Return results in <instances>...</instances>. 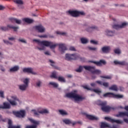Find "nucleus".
Listing matches in <instances>:
<instances>
[{
	"mask_svg": "<svg viewBox=\"0 0 128 128\" xmlns=\"http://www.w3.org/2000/svg\"><path fill=\"white\" fill-rule=\"evenodd\" d=\"M114 93L112 92H107L104 94L103 96L104 98H113Z\"/></svg>",
	"mask_w": 128,
	"mask_h": 128,
	"instance_id": "nucleus-26",
	"label": "nucleus"
},
{
	"mask_svg": "<svg viewBox=\"0 0 128 128\" xmlns=\"http://www.w3.org/2000/svg\"><path fill=\"white\" fill-rule=\"evenodd\" d=\"M116 116L117 118H124V116H128V112H119L118 114H116Z\"/></svg>",
	"mask_w": 128,
	"mask_h": 128,
	"instance_id": "nucleus-17",
	"label": "nucleus"
},
{
	"mask_svg": "<svg viewBox=\"0 0 128 128\" xmlns=\"http://www.w3.org/2000/svg\"><path fill=\"white\" fill-rule=\"evenodd\" d=\"M16 18H9V20L11 22H16Z\"/></svg>",
	"mask_w": 128,
	"mask_h": 128,
	"instance_id": "nucleus-46",
	"label": "nucleus"
},
{
	"mask_svg": "<svg viewBox=\"0 0 128 128\" xmlns=\"http://www.w3.org/2000/svg\"><path fill=\"white\" fill-rule=\"evenodd\" d=\"M58 112L62 116H68V112H66L64 110H58Z\"/></svg>",
	"mask_w": 128,
	"mask_h": 128,
	"instance_id": "nucleus-29",
	"label": "nucleus"
},
{
	"mask_svg": "<svg viewBox=\"0 0 128 128\" xmlns=\"http://www.w3.org/2000/svg\"><path fill=\"white\" fill-rule=\"evenodd\" d=\"M6 8L2 5H0V10H4Z\"/></svg>",
	"mask_w": 128,
	"mask_h": 128,
	"instance_id": "nucleus-61",
	"label": "nucleus"
},
{
	"mask_svg": "<svg viewBox=\"0 0 128 128\" xmlns=\"http://www.w3.org/2000/svg\"><path fill=\"white\" fill-rule=\"evenodd\" d=\"M90 43L92 44H98V42L94 41V40H90Z\"/></svg>",
	"mask_w": 128,
	"mask_h": 128,
	"instance_id": "nucleus-55",
	"label": "nucleus"
},
{
	"mask_svg": "<svg viewBox=\"0 0 128 128\" xmlns=\"http://www.w3.org/2000/svg\"><path fill=\"white\" fill-rule=\"evenodd\" d=\"M109 90H114V92H118V88L116 85H112L110 88H109Z\"/></svg>",
	"mask_w": 128,
	"mask_h": 128,
	"instance_id": "nucleus-25",
	"label": "nucleus"
},
{
	"mask_svg": "<svg viewBox=\"0 0 128 128\" xmlns=\"http://www.w3.org/2000/svg\"><path fill=\"white\" fill-rule=\"evenodd\" d=\"M15 22H16L17 24H22V20H18L16 18Z\"/></svg>",
	"mask_w": 128,
	"mask_h": 128,
	"instance_id": "nucleus-50",
	"label": "nucleus"
},
{
	"mask_svg": "<svg viewBox=\"0 0 128 128\" xmlns=\"http://www.w3.org/2000/svg\"><path fill=\"white\" fill-rule=\"evenodd\" d=\"M106 33L107 36H112L114 34V32L108 30H106Z\"/></svg>",
	"mask_w": 128,
	"mask_h": 128,
	"instance_id": "nucleus-30",
	"label": "nucleus"
},
{
	"mask_svg": "<svg viewBox=\"0 0 128 128\" xmlns=\"http://www.w3.org/2000/svg\"><path fill=\"white\" fill-rule=\"evenodd\" d=\"M24 72H27L28 74H36V73L32 72V68H24L22 70Z\"/></svg>",
	"mask_w": 128,
	"mask_h": 128,
	"instance_id": "nucleus-18",
	"label": "nucleus"
},
{
	"mask_svg": "<svg viewBox=\"0 0 128 128\" xmlns=\"http://www.w3.org/2000/svg\"><path fill=\"white\" fill-rule=\"evenodd\" d=\"M38 48L39 50H44L45 48L44 46H42V48L38 47Z\"/></svg>",
	"mask_w": 128,
	"mask_h": 128,
	"instance_id": "nucleus-58",
	"label": "nucleus"
},
{
	"mask_svg": "<svg viewBox=\"0 0 128 128\" xmlns=\"http://www.w3.org/2000/svg\"><path fill=\"white\" fill-rule=\"evenodd\" d=\"M103 78H107L108 80H110L112 78L111 76H102Z\"/></svg>",
	"mask_w": 128,
	"mask_h": 128,
	"instance_id": "nucleus-56",
	"label": "nucleus"
},
{
	"mask_svg": "<svg viewBox=\"0 0 128 128\" xmlns=\"http://www.w3.org/2000/svg\"><path fill=\"white\" fill-rule=\"evenodd\" d=\"M0 30H2V32H8V26H1L0 27Z\"/></svg>",
	"mask_w": 128,
	"mask_h": 128,
	"instance_id": "nucleus-40",
	"label": "nucleus"
},
{
	"mask_svg": "<svg viewBox=\"0 0 128 128\" xmlns=\"http://www.w3.org/2000/svg\"><path fill=\"white\" fill-rule=\"evenodd\" d=\"M33 42H36L38 46H50L51 50L56 48L58 46H59V50L61 52H64V50H66V46L64 44H54V42L47 40L40 41V40H33Z\"/></svg>",
	"mask_w": 128,
	"mask_h": 128,
	"instance_id": "nucleus-1",
	"label": "nucleus"
},
{
	"mask_svg": "<svg viewBox=\"0 0 128 128\" xmlns=\"http://www.w3.org/2000/svg\"><path fill=\"white\" fill-rule=\"evenodd\" d=\"M110 128V125L106 122H101L100 128Z\"/></svg>",
	"mask_w": 128,
	"mask_h": 128,
	"instance_id": "nucleus-27",
	"label": "nucleus"
},
{
	"mask_svg": "<svg viewBox=\"0 0 128 128\" xmlns=\"http://www.w3.org/2000/svg\"><path fill=\"white\" fill-rule=\"evenodd\" d=\"M13 114L16 116V118H24L26 116V110H20V111H13Z\"/></svg>",
	"mask_w": 128,
	"mask_h": 128,
	"instance_id": "nucleus-8",
	"label": "nucleus"
},
{
	"mask_svg": "<svg viewBox=\"0 0 128 128\" xmlns=\"http://www.w3.org/2000/svg\"><path fill=\"white\" fill-rule=\"evenodd\" d=\"M28 120L33 124V125L31 126H27L26 128H37L38 126H39L40 122V121L36 120L32 118H28Z\"/></svg>",
	"mask_w": 128,
	"mask_h": 128,
	"instance_id": "nucleus-7",
	"label": "nucleus"
},
{
	"mask_svg": "<svg viewBox=\"0 0 128 128\" xmlns=\"http://www.w3.org/2000/svg\"><path fill=\"white\" fill-rule=\"evenodd\" d=\"M128 26V23L126 22H123L122 24H114L112 26L113 28L115 30H120V28H124L125 26Z\"/></svg>",
	"mask_w": 128,
	"mask_h": 128,
	"instance_id": "nucleus-15",
	"label": "nucleus"
},
{
	"mask_svg": "<svg viewBox=\"0 0 128 128\" xmlns=\"http://www.w3.org/2000/svg\"><path fill=\"white\" fill-rule=\"evenodd\" d=\"M22 20L26 24H32L34 22V20L32 19H30V18H24L22 19Z\"/></svg>",
	"mask_w": 128,
	"mask_h": 128,
	"instance_id": "nucleus-24",
	"label": "nucleus"
},
{
	"mask_svg": "<svg viewBox=\"0 0 128 128\" xmlns=\"http://www.w3.org/2000/svg\"><path fill=\"white\" fill-rule=\"evenodd\" d=\"M90 86H91L94 88V86H96V83H91Z\"/></svg>",
	"mask_w": 128,
	"mask_h": 128,
	"instance_id": "nucleus-64",
	"label": "nucleus"
},
{
	"mask_svg": "<svg viewBox=\"0 0 128 128\" xmlns=\"http://www.w3.org/2000/svg\"><path fill=\"white\" fill-rule=\"evenodd\" d=\"M84 66H80L76 70V72H82V68H84Z\"/></svg>",
	"mask_w": 128,
	"mask_h": 128,
	"instance_id": "nucleus-39",
	"label": "nucleus"
},
{
	"mask_svg": "<svg viewBox=\"0 0 128 128\" xmlns=\"http://www.w3.org/2000/svg\"><path fill=\"white\" fill-rule=\"evenodd\" d=\"M39 36V38H48V35L45 34V35H42V36Z\"/></svg>",
	"mask_w": 128,
	"mask_h": 128,
	"instance_id": "nucleus-59",
	"label": "nucleus"
},
{
	"mask_svg": "<svg viewBox=\"0 0 128 128\" xmlns=\"http://www.w3.org/2000/svg\"><path fill=\"white\" fill-rule=\"evenodd\" d=\"M114 52L115 54H120V50L118 48L115 49L114 50Z\"/></svg>",
	"mask_w": 128,
	"mask_h": 128,
	"instance_id": "nucleus-45",
	"label": "nucleus"
},
{
	"mask_svg": "<svg viewBox=\"0 0 128 128\" xmlns=\"http://www.w3.org/2000/svg\"><path fill=\"white\" fill-rule=\"evenodd\" d=\"M3 106H2V108L5 109V110H8L10 108V104L8 102H4L3 103Z\"/></svg>",
	"mask_w": 128,
	"mask_h": 128,
	"instance_id": "nucleus-22",
	"label": "nucleus"
},
{
	"mask_svg": "<svg viewBox=\"0 0 128 128\" xmlns=\"http://www.w3.org/2000/svg\"><path fill=\"white\" fill-rule=\"evenodd\" d=\"M2 122H6L8 121V118H2V117L0 118Z\"/></svg>",
	"mask_w": 128,
	"mask_h": 128,
	"instance_id": "nucleus-53",
	"label": "nucleus"
},
{
	"mask_svg": "<svg viewBox=\"0 0 128 128\" xmlns=\"http://www.w3.org/2000/svg\"><path fill=\"white\" fill-rule=\"evenodd\" d=\"M96 26H94L88 28L86 29V30L87 32H92L94 30H96Z\"/></svg>",
	"mask_w": 128,
	"mask_h": 128,
	"instance_id": "nucleus-35",
	"label": "nucleus"
},
{
	"mask_svg": "<svg viewBox=\"0 0 128 128\" xmlns=\"http://www.w3.org/2000/svg\"><path fill=\"white\" fill-rule=\"evenodd\" d=\"M119 64H120V66H125L126 62H120Z\"/></svg>",
	"mask_w": 128,
	"mask_h": 128,
	"instance_id": "nucleus-57",
	"label": "nucleus"
},
{
	"mask_svg": "<svg viewBox=\"0 0 128 128\" xmlns=\"http://www.w3.org/2000/svg\"><path fill=\"white\" fill-rule=\"evenodd\" d=\"M114 98H122L124 96L120 94H116L113 93V97Z\"/></svg>",
	"mask_w": 128,
	"mask_h": 128,
	"instance_id": "nucleus-31",
	"label": "nucleus"
},
{
	"mask_svg": "<svg viewBox=\"0 0 128 128\" xmlns=\"http://www.w3.org/2000/svg\"><path fill=\"white\" fill-rule=\"evenodd\" d=\"M57 79H58V82H66V79L62 76H58Z\"/></svg>",
	"mask_w": 128,
	"mask_h": 128,
	"instance_id": "nucleus-33",
	"label": "nucleus"
},
{
	"mask_svg": "<svg viewBox=\"0 0 128 128\" xmlns=\"http://www.w3.org/2000/svg\"><path fill=\"white\" fill-rule=\"evenodd\" d=\"M80 41L82 44H88V40L84 38H82Z\"/></svg>",
	"mask_w": 128,
	"mask_h": 128,
	"instance_id": "nucleus-42",
	"label": "nucleus"
},
{
	"mask_svg": "<svg viewBox=\"0 0 128 128\" xmlns=\"http://www.w3.org/2000/svg\"><path fill=\"white\" fill-rule=\"evenodd\" d=\"M96 82L98 84H100V86H103L104 88H108L110 86V84L108 82H104L102 81H96Z\"/></svg>",
	"mask_w": 128,
	"mask_h": 128,
	"instance_id": "nucleus-19",
	"label": "nucleus"
},
{
	"mask_svg": "<svg viewBox=\"0 0 128 128\" xmlns=\"http://www.w3.org/2000/svg\"><path fill=\"white\" fill-rule=\"evenodd\" d=\"M98 106H102V110L105 112H110V110H112V108L110 106H106V102H102L98 104Z\"/></svg>",
	"mask_w": 128,
	"mask_h": 128,
	"instance_id": "nucleus-6",
	"label": "nucleus"
},
{
	"mask_svg": "<svg viewBox=\"0 0 128 128\" xmlns=\"http://www.w3.org/2000/svg\"><path fill=\"white\" fill-rule=\"evenodd\" d=\"M20 70V66H16L10 69V72H18V70Z\"/></svg>",
	"mask_w": 128,
	"mask_h": 128,
	"instance_id": "nucleus-23",
	"label": "nucleus"
},
{
	"mask_svg": "<svg viewBox=\"0 0 128 128\" xmlns=\"http://www.w3.org/2000/svg\"><path fill=\"white\" fill-rule=\"evenodd\" d=\"M66 98H72L74 102H82L86 100V97L78 94V90H74L70 92L67 93L65 95Z\"/></svg>",
	"mask_w": 128,
	"mask_h": 128,
	"instance_id": "nucleus-2",
	"label": "nucleus"
},
{
	"mask_svg": "<svg viewBox=\"0 0 128 128\" xmlns=\"http://www.w3.org/2000/svg\"><path fill=\"white\" fill-rule=\"evenodd\" d=\"M42 84V82L40 80H38L36 82V86L37 88H40V85Z\"/></svg>",
	"mask_w": 128,
	"mask_h": 128,
	"instance_id": "nucleus-43",
	"label": "nucleus"
},
{
	"mask_svg": "<svg viewBox=\"0 0 128 128\" xmlns=\"http://www.w3.org/2000/svg\"><path fill=\"white\" fill-rule=\"evenodd\" d=\"M32 112H33V114L36 116H38L40 114H48V110L46 109H42L39 111H36V110H32Z\"/></svg>",
	"mask_w": 128,
	"mask_h": 128,
	"instance_id": "nucleus-10",
	"label": "nucleus"
},
{
	"mask_svg": "<svg viewBox=\"0 0 128 128\" xmlns=\"http://www.w3.org/2000/svg\"><path fill=\"white\" fill-rule=\"evenodd\" d=\"M23 82L24 84L19 85L18 88L20 90H22V92H24L28 88V84H30V78H26L23 80Z\"/></svg>",
	"mask_w": 128,
	"mask_h": 128,
	"instance_id": "nucleus-5",
	"label": "nucleus"
},
{
	"mask_svg": "<svg viewBox=\"0 0 128 128\" xmlns=\"http://www.w3.org/2000/svg\"><path fill=\"white\" fill-rule=\"evenodd\" d=\"M50 62V66H52V68H58L56 66V62H54L52 60H49Z\"/></svg>",
	"mask_w": 128,
	"mask_h": 128,
	"instance_id": "nucleus-32",
	"label": "nucleus"
},
{
	"mask_svg": "<svg viewBox=\"0 0 128 128\" xmlns=\"http://www.w3.org/2000/svg\"><path fill=\"white\" fill-rule=\"evenodd\" d=\"M124 122H126V124H128V118H124Z\"/></svg>",
	"mask_w": 128,
	"mask_h": 128,
	"instance_id": "nucleus-63",
	"label": "nucleus"
},
{
	"mask_svg": "<svg viewBox=\"0 0 128 128\" xmlns=\"http://www.w3.org/2000/svg\"><path fill=\"white\" fill-rule=\"evenodd\" d=\"M78 56L76 54H66L65 59L66 60H76L78 58Z\"/></svg>",
	"mask_w": 128,
	"mask_h": 128,
	"instance_id": "nucleus-9",
	"label": "nucleus"
},
{
	"mask_svg": "<svg viewBox=\"0 0 128 128\" xmlns=\"http://www.w3.org/2000/svg\"><path fill=\"white\" fill-rule=\"evenodd\" d=\"M114 64H120V62H118V60H115V61H114Z\"/></svg>",
	"mask_w": 128,
	"mask_h": 128,
	"instance_id": "nucleus-62",
	"label": "nucleus"
},
{
	"mask_svg": "<svg viewBox=\"0 0 128 128\" xmlns=\"http://www.w3.org/2000/svg\"><path fill=\"white\" fill-rule=\"evenodd\" d=\"M84 68L86 70H88L93 74H100L101 72L100 70H96V66H84Z\"/></svg>",
	"mask_w": 128,
	"mask_h": 128,
	"instance_id": "nucleus-4",
	"label": "nucleus"
},
{
	"mask_svg": "<svg viewBox=\"0 0 128 128\" xmlns=\"http://www.w3.org/2000/svg\"><path fill=\"white\" fill-rule=\"evenodd\" d=\"M18 41L20 42H23L24 44H26V41L24 39H19Z\"/></svg>",
	"mask_w": 128,
	"mask_h": 128,
	"instance_id": "nucleus-52",
	"label": "nucleus"
},
{
	"mask_svg": "<svg viewBox=\"0 0 128 128\" xmlns=\"http://www.w3.org/2000/svg\"><path fill=\"white\" fill-rule=\"evenodd\" d=\"M68 14L73 18H78L80 16H86V13L84 11H78V10H69L68 11Z\"/></svg>",
	"mask_w": 128,
	"mask_h": 128,
	"instance_id": "nucleus-3",
	"label": "nucleus"
},
{
	"mask_svg": "<svg viewBox=\"0 0 128 128\" xmlns=\"http://www.w3.org/2000/svg\"><path fill=\"white\" fill-rule=\"evenodd\" d=\"M90 62L94 64L97 66H102V64H104V66H106V62L102 60H100L99 62L90 61Z\"/></svg>",
	"mask_w": 128,
	"mask_h": 128,
	"instance_id": "nucleus-13",
	"label": "nucleus"
},
{
	"mask_svg": "<svg viewBox=\"0 0 128 128\" xmlns=\"http://www.w3.org/2000/svg\"><path fill=\"white\" fill-rule=\"evenodd\" d=\"M7 28L8 29L12 28L13 30H14V32H16L17 30H18V27H16L13 26L12 25H10V24H8L7 26Z\"/></svg>",
	"mask_w": 128,
	"mask_h": 128,
	"instance_id": "nucleus-28",
	"label": "nucleus"
},
{
	"mask_svg": "<svg viewBox=\"0 0 128 128\" xmlns=\"http://www.w3.org/2000/svg\"><path fill=\"white\" fill-rule=\"evenodd\" d=\"M3 41H4V44H11V45L12 44V43L8 41V40H4Z\"/></svg>",
	"mask_w": 128,
	"mask_h": 128,
	"instance_id": "nucleus-49",
	"label": "nucleus"
},
{
	"mask_svg": "<svg viewBox=\"0 0 128 128\" xmlns=\"http://www.w3.org/2000/svg\"><path fill=\"white\" fill-rule=\"evenodd\" d=\"M56 34H60L61 36H65V34H66V33L64 32H60V31L56 32Z\"/></svg>",
	"mask_w": 128,
	"mask_h": 128,
	"instance_id": "nucleus-44",
	"label": "nucleus"
},
{
	"mask_svg": "<svg viewBox=\"0 0 128 128\" xmlns=\"http://www.w3.org/2000/svg\"><path fill=\"white\" fill-rule=\"evenodd\" d=\"M9 40H16V38L14 37H10L8 38Z\"/></svg>",
	"mask_w": 128,
	"mask_h": 128,
	"instance_id": "nucleus-60",
	"label": "nucleus"
},
{
	"mask_svg": "<svg viewBox=\"0 0 128 128\" xmlns=\"http://www.w3.org/2000/svg\"><path fill=\"white\" fill-rule=\"evenodd\" d=\"M0 98H4V92L2 90L0 91Z\"/></svg>",
	"mask_w": 128,
	"mask_h": 128,
	"instance_id": "nucleus-47",
	"label": "nucleus"
},
{
	"mask_svg": "<svg viewBox=\"0 0 128 128\" xmlns=\"http://www.w3.org/2000/svg\"><path fill=\"white\" fill-rule=\"evenodd\" d=\"M69 50H72V52H76V48H74V46H70V48Z\"/></svg>",
	"mask_w": 128,
	"mask_h": 128,
	"instance_id": "nucleus-51",
	"label": "nucleus"
},
{
	"mask_svg": "<svg viewBox=\"0 0 128 128\" xmlns=\"http://www.w3.org/2000/svg\"><path fill=\"white\" fill-rule=\"evenodd\" d=\"M11 98H12V100L10 99H8V102L12 106H17L18 103L16 102H20V100L18 98V97L16 96H12Z\"/></svg>",
	"mask_w": 128,
	"mask_h": 128,
	"instance_id": "nucleus-11",
	"label": "nucleus"
},
{
	"mask_svg": "<svg viewBox=\"0 0 128 128\" xmlns=\"http://www.w3.org/2000/svg\"><path fill=\"white\" fill-rule=\"evenodd\" d=\"M88 50H93L94 52L96 51V50H97V48H92V47H90V46L88 47Z\"/></svg>",
	"mask_w": 128,
	"mask_h": 128,
	"instance_id": "nucleus-48",
	"label": "nucleus"
},
{
	"mask_svg": "<svg viewBox=\"0 0 128 128\" xmlns=\"http://www.w3.org/2000/svg\"><path fill=\"white\" fill-rule=\"evenodd\" d=\"M102 50L104 54H108V52H110V47L109 46L102 47Z\"/></svg>",
	"mask_w": 128,
	"mask_h": 128,
	"instance_id": "nucleus-20",
	"label": "nucleus"
},
{
	"mask_svg": "<svg viewBox=\"0 0 128 128\" xmlns=\"http://www.w3.org/2000/svg\"><path fill=\"white\" fill-rule=\"evenodd\" d=\"M8 128H20V126H14L12 125V122L10 120H8Z\"/></svg>",
	"mask_w": 128,
	"mask_h": 128,
	"instance_id": "nucleus-21",
	"label": "nucleus"
},
{
	"mask_svg": "<svg viewBox=\"0 0 128 128\" xmlns=\"http://www.w3.org/2000/svg\"><path fill=\"white\" fill-rule=\"evenodd\" d=\"M34 28L38 32L42 33V32H46V28L42 25L36 26H34Z\"/></svg>",
	"mask_w": 128,
	"mask_h": 128,
	"instance_id": "nucleus-14",
	"label": "nucleus"
},
{
	"mask_svg": "<svg viewBox=\"0 0 128 128\" xmlns=\"http://www.w3.org/2000/svg\"><path fill=\"white\" fill-rule=\"evenodd\" d=\"M50 78H56L58 79V76L56 75V72H53L50 76Z\"/></svg>",
	"mask_w": 128,
	"mask_h": 128,
	"instance_id": "nucleus-34",
	"label": "nucleus"
},
{
	"mask_svg": "<svg viewBox=\"0 0 128 128\" xmlns=\"http://www.w3.org/2000/svg\"><path fill=\"white\" fill-rule=\"evenodd\" d=\"M84 88H85V90H92V88H88V86H83Z\"/></svg>",
	"mask_w": 128,
	"mask_h": 128,
	"instance_id": "nucleus-54",
	"label": "nucleus"
},
{
	"mask_svg": "<svg viewBox=\"0 0 128 128\" xmlns=\"http://www.w3.org/2000/svg\"><path fill=\"white\" fill-rule=\"evenodd\" d=\"M104 120H108V122H112V124L116 122V124H122V122H122L120 120H116L112 119V118H110V117H105Z\"/></svg>",
	"mask_w": 128,
	"mask_h": 128,
	"instance_id": "nucleus-12",
	"label": "nucleus"
},
{
	"mask_svg": "<svg viewBox=\"0 0 128 128\" xmlns=\"http://www.w3.org/2000/svg\"><path fill=\"white\" fill-rule=\"evenodd\" d=\"M92 90L96 94H100L102 92V91L98 89H92Z\"/></svg>",
	"mask_w": 128,
	"mask_h": 128,
	"instance_id": "nucleus-41",
	"label": "nucleus"
},
{
	"mask_svg": "<svg viewBox=\"0 0 128 128\" xmlns=\"http://www.w3.org/2000/svg\"><path fill=\"white\" fill-rule=\"evenodd\" d=\"M85 116L88 120H98V117H96L92 115L85 114Z\"/></svg>",
	"mask_w": 128,
	"mask_h": 128,
	"instance_id": "nucleus-16",
	"label": "nucleus"
},
{
	"mask_svg": "<svg viewBox=\"0 0 128 128\" xmlns=\"http://www.w3.org/2000/svg\"><path fill=\"white\" fill-rule=\"evenodd\" d=\"M49 84L50 86H52L53 88H58V84L54 82H50Z\"/></svg>",
	"mask_w": 128,
	"mask_h": 128,
	"instance_id": "nucleus-37",
	"label": "nucleus"
},
{
	"mask_svg": "<svg viewBox=\"0 0 128 128\" xmlns=\"http://www.w3.org/2000/svg\"><path fill=\"white\" fill-rule=\"evenodd\" d=\"M63 122H64L66 124H72V121L68 119L64 120Z\"/></svg>",
	"mask_w": 128,
	"mask_h": 128,
	"instance_id": "nucleus-38",
	"label": "nucleus"
},
{
	"mask_svg": "<svg viewBox=\"0 0 128 128\" xmlns=\"http://www.w3.org/2000/svg\"><path fill=\"white\" fill-rule=\"evenodd\" d=\"M14 2L16 4H24V2L22 0H14Z\"/></svg>",
	"mask_w": 128,
	"mask_h": 128,
	"instance_id": "nucleus-36",
	"label": "nucleus"
}]
</instances>
